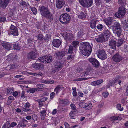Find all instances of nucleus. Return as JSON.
Segmentation results:
<instances>
[{
    "instance_id": "obj_2",
    "label": "nucleus",
    "mask_w": 128,
    "mask_h": 128,
    "mask_svg": "<svg viewBox=\"0 0 128 128\" xmlns=\"http://www.w3.org/2000/svg\"><path fill=\"white\" fill-rule=\"evenodd\" d=\"M113 33L115 36L120 38L122 35V26L118 22H114L112 26Z\"/></svg>"
},
{
    "instance_id": "obj_60",
    "label": "nucleus",
    "mask_w": 128,
    "mask_h": 128,
    "mask_svg": "<svg viewBox=\"0 0 128 128\" xmlns=\"http://www.w3.org/2000/svg\"><path fill=\"white\" fill-rule=\"evenodd\" d=\"M37 56V54L36 53L32 51V60H35Z\"/></svg>"
},
{
    "instance_id": "obj_38",
    "label": "nucleus",
    "mask_w": 128,
    "mask_h": 128,
    "mask_svg": "<svg viewBox=\"0 0 128 128\" xmlns=\"http://www.w3.org/2000/svg\"><path fill=\"white\" fill-rule=\"evenodd\" d=\"M14 49L16 50H20V48L21 46L18 43H15L13 44Z\"/></svg>"
},
{
    "instance_id": "obj_29",
    "label": "nucleus",
    "mask_w": 128,
    "mask_h": 128,
    "mask_svg": "<svg viewBox=\"0 0 128 128\" xmlns=\"http://www.w3.org/2000/svg\"><path fill=\"white\" fill-rule=\"evenodd\" d=\"M78 14V17L80 19L84 20L86 18V14L83 12H80Z\"/></svg>"
},
{
    "instance_id": "obj_7",
    "label": "nucleus",
    "mask_w": 128,
    "mask_h": 128,
    "mask_svg": "<svg viewBox=\"0 0 128 128\" xmlns=\"http://www.w3.org/2000/svg\"><path fill=\"white\" fill-rule=\"evenodd\" d=\"M61 34L67 41L72 42V40L74 39V36L72 33L65 32L61 33Z\"/></svg>"
},
{
    "instance_id": "obj_25",
    "label": "nucleus",
    "mask_w": 128,
    "mask_h": 128,
    "mask_svg": "<svg viewBox=\"0 0 128 128\" xmlns=\"http://www.w3.org/2000/svg\"><path fill=\"white\" fill-rule=\"evenodd\" d=\"M121 24L122 26L123 29L124 30H127L128 29V20H123L121 22Z\"/></svg>"
},
{
    "instance_id": "obj_62",
    "label": "nucleus",
    "mask_w": 128,
    "mask_h": 128,
    "mask_svg": "<svg viewBox=\"0 0 128 128\" xmlns=\"http://www.w3.org/2000/svg\"><path fill=\"white\" fill-rule=\"evenodd\" d=\"M122 78V76L120 75H118L115 78V79L117 80V81H118V80H121Z\"/></svg>"
},
{
    "instance_id": "obj_61",
    "label": "nucleus",
    "mask_w": 128,
    "mask_h": 128,
    "mask_svg": "<svg viewBox=\"0 0 128 128\" xmlns=\"http://www.w3.org/2000/svg\"><path fill=\"white\" fill-rule=\"evenodd\" d=\"M22 110L24 112H31L32 111L31 110L26 108H22Z\"/></svg>"
},
{
    "instance_id": "obj_5",
    "label": "nucleus",
    "mask_w": 128,
    "mask_h": 128,
    "mask_svg": "<svg viewBox=\"0 0 128 128\" xmlns=\"http://www.w3.org/2000/svg\"><path fill=\"white\" fill-rule=\"evenodd\" d=\"M38 60V61L42 63H50L52 62V57L50 56L45 55L42 57H39Z\"/></svg>"
},
{
    "instance_id": "obj_1",
    "label": "nucleus",
    "mask_w": 128,
    "mask_h": 128,
    "mask_svg": "<svg viewBox=\"0 0 128 128\" xmlns=\"http://www.w3.org/2000/svg\"><path fill=\"white\" fill-rule=\"evenodd\" d=\"M90 45L88 42H81L80 44V50L81 54L86 56H89L92 52L93 45Z\"/></svg>"
},
{
    "instance_id": "obj_24",
    "label": "nucleus",
    "mask_w": 128,
    "mask_h": 128,
    "mask_svg": "<svg viewBox=\"0 0 128 128\" xmlns=\"http://www.w3.org/2000/svg\"><path fill=\"white\" fill-rule=\"evenodd\" d=\"M10 0H1L0 5L1 7L4 8H6L9 3Z\"/></svg>"
},
{
    "instance_id": "obj_23",
    "label": "nucleus",
    "mask_w": 128,
    "mask_h": 128,
    "mask_svg": "<svg viewBox=\"0 0 128 128\" xmlns=\"http://www.w3.org/2000/svg\"><path fill=\"white\" fill-rule=\"evenodd\" d=\"M2 46L7 50H10L12 48V43L8 44L6 42H3L2 44Z\"/></svg>"
},
{
    "instance_id": "obj_56",
    "label": "nucleus",
    "mask_w": 128,
    "mask_h": 128,
    "mask_svg": "<svg viewBox=\"0 0 128 128\" xmlns=\"http://www.w3.org/2000/svg\"><path fill=\"white\" fill-rule=\"evenodd\" d=\"M32 12L35 15H36L38 12L37 10L34 7H32Z\"/></svg>"
},
{
    "instance_id": "obj_6",
    "label": "nucleus",
    "mask_w": 128,
    "mask_h": 128,
    "mask_svg": "<svg viewBox=\"0 0 128 128\" xmlns=\"http://www.w3.org/2000/svg\"><path fill=\"white\" fill-rule=\"evenodd\" d=\"M80 5L83 7L88 8L93 4V0H79Z\"/></svg>"
},
{
    "instance_id": "obj_22",
    "label": "nucleus",
    "mask_w": 128,
    "mask_h": 128,
    "mask_svg": "<svg viewBox=\"0 0 128 128\" xmlns=\"http://www.w3.org/2000/svg\"><path fill=\"white\" fill-rule=\"evenodd\" d=\"M98 20L96 18L92 20L90 23V27L92 29L96 28V24Z\"/></svg>"
},
{
    "instance_id": "obj_64",
    "label": "nucleus",
    "mask_w": 128,
    "mask_h": 128,
    "mask_svg": "<svg viewBox=\"0 0 128 128\" xmlns=\"http://www.w3.org/2000/svg\"><path fill=\"white\" fill-rule=\"evenodd\" d=\"M4 124L6 127L7 128H9L10 127H11V124L9 122H7Z\"/></svg>"
},
{
    "instance_id": "obj_18",
    "label": "nucleus",
    "mask_w": 128,
    "mask_h": 128,
    "mask_svg": "<svg viewBox=\"0 0 128 128\" xmlns=\"http://www.w3.org/2000/svg\"><path fill=\"white\" fill-rule=\"evenodd\" d=\"M61 41L58 39H54L52 42V45L55 47L58 48L61 44Z\"/></svg>"
},
{
    "instance_id": "obj_34",
    "label": "nucleus",
    "mask_w": 128,
    "mask_h": 128,
    "mask_svg": "<svg viewBox=\"0 0 128 128\" xmlns=\"http://www.w3.org/2000/svg\"><path fill=\"white\" fill-rule=\"evenodd\" d=\"M37 37V38L40 41L41 44L43 43L44 42L43 40H44V36L42 34H38Z\"/></svg>"
},
{
    "instance_id": "obj_41",
    "label": "nucleus",
    "mask_w": 128,
    "mask_h": 128,
    "mask_svg": "<svg viewBox=\"0 0 128 128\" xmlns=\"http://www.w3.org/2000/svg\"><path fill=\"white\" fill-rule=\"evenodd\" d=\"M92 70V69L90 67L88 68H87V70L85 72V74H86V76L91 74Z\"/></svg>"
},
{
    "instance_id": "obj_4",
    "label": "nucleus",
    "mask_w": 128,
    "mask_h": 128,
    "mask_svg": "<svg viewBox=\"0 0 128 128\" xmlns=\"http://www.w3.org/2000/svg\"><path fill=\"white\" fill-rule=\"evenodd\" d=\"M126 14V10L125 7L120 6L118 8V12L116 13L115 16L116 18H122L124 17Z\"/></svg>"
},
{
    "instance_id": "obj_13",
    "label": "nucleus",
    "mask_w": 128,
    "mask_h": 128,
    "mask_svg": "<svg viewBox=\"0 0 128 128\" xmlns=\"http://www.w3.org/2000/svg\"><path fill=\"white\" fill-rule=\"evenodd\" d=\"M65 4L64 0H56V6L58 9H61Z\"/></svg>"
},
{
    "instance_id": "obj_12",
    "label": "nucleus",
    "mask_w": 128,
    "mask_h": 128,
    "mask_svg": "<svg viewBox=\"0 0 128 128\" xmlns=\"http://www.w3.org/2000/svg\"><path fill=\"white\" fill-rule=\"evenodd\" d=\"M10 32L11 34L15 36L18 35V32L17 28L14 26L12 25L10 26Z\"/></svg>"
},
{
    "instance_id": "obj_48",
    "label": "nucleus",
    "mask_w": 128,
    "mask_h": 128,
    "mask_svg": "<svg viewBox=\"0 0 128 128\" xmlns=\"http://www.w3.org/2000/svg\"><path fill=\"white\" fill-rule=\"evenodd\" d=\"M80 42L77 41H74L72 43V44L73 46V48L74 47L75 48H76L77 46L79 44Z\"/></svg>"
},
{
    "instance_id": "obj_42",
    "label": "nucleus",
    "mask_w": 128,
    "mask_h": 128,
    "mask_svg": "<svg viewBox=\"0 0 128 128\" xmlns=\"http://www.w3.org/2000/svg\"><path fill=\"white\" fill-rule=\"evenodd\" d=\"M38 117L35 114L32 115V123H36L38 122Z\"/></svg>"
},
{
    "instance_id": "obj_33",
    "label": "nucleus",
    "mask_w": 128,
    "mask_h": 128,
    "mask_svg": "<svg viewBox=\"0 0 128 128\" xmlns=\"http://www.w3.org/2000/svg\"><path fill=\"white\" fill-rule=\"evenodd\" d=\"M46 110H44L40 112V113L41 114V119L42 120H44L46 118Z\"/></svg>"
},
{
    "instance_id": "obj_37",
    "label": "nucleus",
    "mask_w": 128,
    "mask_h": 128,
    "mask_svg": "<svg viewBox=\"0 0 128 128\" xmlns=\"http://www.w3.org/2000/svg\"><path fill=\"white\" fill-rule=\"evenodd\" d=\"M61 102L62 104L65 106L68 105L70 104L69 101L67 99H62L61 101Z\"/></svg>"
},
{
    "instance_id": "obj_21",
    "label": "nucleus",
    "mask_w": 128,
    "mask_h": 128,
    "mask_svg": "<svg viewBox=\"0 0 128 128\" xmlns=\"http://www.w3.org/2000/svg\"><path fill=\"white\" fill-rule=\"evenodd\" d=\"M56 54V58L60 60L62 59L65 56V53L64 51H62L57 52Z\"/></svg>"
},
{
    "instance_id": "obj_63",
    "label": "nucleus",
    "mask_w": 128,
    "mask_h": 128,
    "mask_svg": "<svg viewBox=\"0 0 128 128\" xmlns=\"http://www.w3.org/2000/svg\"><path fill=\"white\" fill-rule=\"evenodd\" d=\"M109 93L107 92H104L103 94V95L104 98H107L109 96Z\"/></svg>"
},
{
    "instance_id": "obj_35",
    "label": "nucleus",
    "mask_w": 128,
    "mask_h": 128,
    "mask_svg": "<svg viewBox=\"0 0 128 128\" xmlns=\"http://www.w3.org/2000/svg\"><path fill=\"white\" fill-rule=\"evenodd\" d=\"M76 112L75 111H72L69 114V116L72 119H76V115H75V112Z\"/></svg>"
},
{
    "instance_id": "obj_16",
    "label": "nucleus",
    "mask_w": 128,
    "mask_h": 128,
    "mask_svg": "<svg viewBox=\"0 0 128 128\" xmlns=\"http://www.w3.org/2000/svg\"><path fill=\"white\" fill-rule=\"evenodd\" d=\"M96 40L97 42L99 43H102L104 42H106L107 41V40L105 38L102 34L96 38Z\"/></svg>"
},
{
    "instance_id": "obj_58",
    "label": "nucleus",
    "mask_w": 128,
    "mask_h": 128,
    "mask_svg": "<svg viewBox=\"0 0 128 128\" xmlns=\"http://www.w3.org/2000/svg\"><path fill=\"white\" fill-rule=\"evenodd\" d=\"M35 25L36 27L38 29H40V28L41 27L39 22H36L35 24Z\"/></svg>"
},
{
    "instance_id": "obj_57",
    "label": "nucleus",
    "mask_w": 128,
    "mask_h": 128,
    "mask_svg": "<svg viewBox=\"0 0 128 128\" xmlns=\"http://www.w3.org/2000/svg\"><path fill=\"white\" fill-rule=\"evenodd\" d=\"M104 69L105 70H108L109 69V65L108 64H105L103 66Z\"/></svg>"
},
{
    "instance_id": "obj_14",
    "label": "nucleus",
    "mask_w": 128,
    "mask_h": 128,
    "mask_svg": "<svg viewBox=\"0 0 128 128\" xmlns=\"http://www.w3.org/2000/svg\"><path fill=\"white\" fill-rule=\"evenodd\" d=\"M90 62L96 68L99 67L100 64L99 62L96 59L91 58L89 59Z\"/></svg>"
},
{
    "instance_id": "obj_19",
    "label": "nucleus",
    "mask_w": 128,
    "mask_h": 128,
    "mask_svg": "<svg viewBox=\"0 0 128 128\" xmlns=\"http://www.w3.org/2000/svg\"><path fill=\"white\" fill-rule=\"evenodd\" d=\"M32 68L37 70H42L44 69V66L41 64L35 63L32 64Z\"/></svg>"
},
{
    "instance_id": "obj_54",
    "label": "nucleus",
    "mask_w": 128,
    "mask_h": 128,
    "mask_svg": "<svg viewBox=\"0 0 128 128\" xmlns=\"http://www.w3.org/2000/svg\"><path fill=\"white\" fill-rule=\"evenodd\" d=\"M28 59L31 60L32 59V52H30L28 54L27 58Z\"/></svg>"
},
{
    "instance_id": "obj_51",
    "label": "nucleus",
    "mask_w": 128,
    "mask_h": 128,
    "mask_svg": "<svg viewBox=\"0 0 128 128\" xmlns=\"http://www.w3.org/2000/svg\"><path fill=\"white\" fill-rule=\"evenodd\" d=\"M118 116H112L110 118V121H116V120H118Z\"/></svg>"
},
{
    "instance_id": "obj_8",
    "label": "nucleus",
    "mask_w": 128,
    "mask_h": 128,
    "mask_svg": "<svg viewBox=\"0 0 128 128\" xmlns=\"http://www.w3.org/2000/svg\"><path fill=\"white\" fill-rule=\"evenodd\" d=\"M38 10L40 11L41 15L43 16L50 12L48 6H40Z\"/></svg>"
},
{
    "instance_id": "obj_32",
    "label": "nucleus",
    "mask_w": 128,
    "mask_h": 128,
    "mask_svg": "<svg viewBox=\"0 0 128 128\" xmlns=\"http://www.w3.org/2000/svg\"><path fill=\"white\" fill-rule=\"evenodd\" d=\"M18 66H19L18 64H15L8 65V67L9 68L10 70H15L17 68Z\"/></svg>"
},
{
    "instance_id": "obj_47",
    "label": "nucleus",
    "mask_w": 128,
    "mask_h": 128,
    "mask_svg": "<svg viewBox=\"0 0 128 128\" xmlns=\"http://www.w3.org/2000/svg\"><path fill=\"white\" fill-rule=\"evenodd\" d=\"M14 92V89L13 88H8L7 89V94L8 95L9 94H11Z\"/></svg>"
},
{
    "instance_id": "obj_52",
    "label": "nucleus",
    "mask_w": 128,
    "mask_h": 128,
    "mask_svg": "<svg viewBox=\"0 0 128 128\" xmlns=\"http://www.w3.org/2000/svg\"><path fill=\"white\" fill-rule=\"evenodd\" d=\"M116 108L118 110L121 111H122L124 110L123 107H122L121 104H117Z\"/></svg>"
},
{
    "instance_id": "obj_3",
    "label": "nucleus",
    "mask_w": 128,
    "mask_h": 128,
    "mask_svg": "<svg viewBox=\"0 0 128 128\" xmlns=\"http://www.w3.org/2000/svg\"><path fill=\"white\" fill-rule=\"evenodd\" d=\"M70 15L66 13L62 14L60 17V20L63 24H68L70 23Z\"/></svg>"
},
{
    "instance_id": "obj_10",
    "label": "nucleus",
    "mask_w": 128,
    "mask_h": 128,
    "mask_svg": "<svg viewBox=\"0 0 128 128\" xmlns=\"http://www.w3.org/2000/svg\"><path fill=\"white\" fill-rule=\"evenodd\" d=\"M98 53V58L102 60H105L107 58V55L104 50H99Z\"/></svg>"
},
{
    "instance_id": "obj_31",
    "label": "nucleus",
    "mask_w": 128,
    "mask_h": 128,
    "mask_svg": "<svg viewBox=\"0 0 128 128\" xmlns=\"http://www.w3.org/2000/svg\"><path fill=\"white\" fill-rule=\"evenodd\" d=\"M20 7H22V8H23L27 7L29 5L28 3H27L23 0H21L20 2Z\"/></svg>"
},
{
    "instance_id": "obj_20",
    "label": "nucleus",
    "mask_w": 128,
    "mask_h": 128,
    "mask_svg": "<svg viewBox=\"0 0 128 128\" xmlns=\"http://www.w3.org/2000/svg\"><path fill=\"white\" fill-rule=\"evenodd\" d=\"M108 44L111 48L114 50H116L117 44V42L115 40L113 39L110 40Z\"/></svg>"
},
{
    "instance_id": "obj_40",
    "label": "nucleus",
    "mask_w": 128,
    "mask_h": 128,
    "mask_svg": "<svg viewBox=\"0 0 128 128\" xmlns=\"http://www.w3.org/2000/svg\"><path fill=\"white\" fill-rule=\"evenodd\" d=\"M88 103H86L84 102H82L80 103L79 104V106L82 108H84L86 109V105H87Z\"/></svg>"
},
{
    "instance_id": "obj_30",
    "label": "nucleus",
    "mask_w": 128,
    "mask_h": 128,
    "mask_svg": "<svg viewBox=\"0 0 128 128\" xmlns=\"http://www.w3.org/2000/svg\"><path fill=\"white\" fill-rule=\"evenodd\" d=\"M64 88L62 86L59 85L54 90V92L55 91H56V94H58L61 90H64Z\"/></svg>"
},
{
    "instance_id": "obj_45",
    "label": "nucleus",
    "mask_w": 128,
    "mask_h": 128,
    "mask_svg": "<svg viewBox=\"0 0 128 128\" xmlns=\"http://www.w3.org/2000/svg\"><path fill=\"white\" fill-rule=\"evenodd\" d=\"M51 35L49 34H46V36L44 38V40L46 42H48L50 40V39H51Z\"/></svg>"
},
{
    "instance_id": "obj_27",
    "label": "nucleus",
    "mask_w": 128,
    "mask_h": 128,
    "mask_svg": "<svg viewBox=\"0 0 128 128\" xmlns=\"http://www.w3.org/2000/svg\"><path fill=\"white\" fill-rule=\"evenodd\" d=\"M104 82L102 80H98L94 81L91 83V85L93 86H98Z\"/></svg>"
},
{
    "instance_id": "obj_9",
    "label": "nucleus",
    "mask_w": 128,
    "mask_h": 128,
    "mask_svg": "<svg viewBox=\"0 0 128 128\" xmlns=\"http://www.w3.org/2000/svg\"><path fill=\"white\" fill-rule=\"evenodd\" d=\"M123 59V57L118 53H117L114 55L112 58L114 61L116 63L120 62Z\"/></svg>"
},
{
    "instance_id": "obj_44",
    "label": "nucleus",
    "mask_w": 128,
    "mask_h": 128,
    "mask_svg": "<svg viewBox=\"0 0 128 128\" xmlns=\"http://www.w3.org/2000/svg\"><path fill=\"white\" fill-rule=\"evenodd\" d=\"M118 1L119 4L121 6H125L126 2L124 0H118Z\"/></svg>"
},
{
    "instance_id": "obj_46",
    "label": "nucleus",
    "mask_w": 128,
    "mask_h": 128,
    "mask_svg": "<svg viewBox=\"0 0 128 128\" xmlns=\"http://www.w3.org/2000/svg\"><path fill=\"white\" fill-rule=\"evenodd\" d=\"M73 46H70L68 54H72L73 52Z\"/></svg>"
},
{
    "instance_id": "obj_55",
    "label": "nucleus",
    "mask_w": 128,
    "mask_h": 128,
    "mask_svg": "<svg viewBox=\"0 0 128 128\" xmlns=\"http://www.w3.org/2000/svg\"><path fill=\"white\" fill-rule=\"evenodd\" d=\"M70 107H71L72 109V110H74V111H76H76H77L76 109V106L75 104H71L70 105Z\"/></svg>"
},
{
    "instance_id": "obj_36",
    "label": "nucleus",
    "mask_w": 128,
    "mask_h": 128,
    "mask_svg": "<svg viewBox=\"0 0 128 128\" xmlns=\"http://www.w3.org/2000/svg\"><path fill=\"white\" fill-rule=\"evenodd\" d=\"M124 40L122 38L118 39V44L117 46L118 47H119L122 45L124 43Z\"/></svg>"
},
{
    "instance_id": "obj_39",
    "label": "nucleus",
    "mask_w": 128,
    "mask_h": 128,
    "mask_svg": "<svg viewBox=\"0 0 128 128\" xmlns=\"http://www.w3.org/2000/svg\"><path fill=\"white\" fill-rule=\"evenodd\" d=\"M96 27L97 29L100 31H102L104 28V25L100 24H98Z\"/></svg>"
},
{
    "instance_id": "obj_50",
    "label": "nucleus",
    "mask_w": 128,
    "mask_h": 128,
    "mask_svg": "<svg viewBox=\"0 0 128 128\" xmlns=\"http://www.w3.org/2000/svg\"><path fill=\"white\" fill-rule=\"evenodd\" d=\"M96 4V6H99L100 4H102V0H94Z\"/></svg>"
},
{
    "instance_id": "obj_17",
    "label": "nucleus",
    "mask_w": 128,
    "mask_h": 128,
    "mask_svg": "<svg viewBox=\"0 0 128 128\" xmlns=\"http://www.w3.org/2000/svg\"><path fill=\"white\" fill-rule=\"evenodd\" d=\"M62 64L60 62L56 61L54 64V68L56 71L60 70L63 67Z\"/></svg>"
},
{
    "instance_id": "obj_26",
    "label": "nucleus",
    "mask_w": 128,
    "mask_h": 128,
    "mask_svg": "<svg viewBox=\"0 0 128 128\" xmlns=\"http://www.w3.org/2000/svg\"><path fill=\"white\" fill-rule=\"evenodd\" d=\"M113 22V18L112 17L108 18L105 21L106 24L109 28H110V26L111 28L112 27V26L110 25Z\"/></svg>"
},
{
    "instance_id": "obj_28",
    "label": "nucleus",
    "mask_w": 128,
    "mask_h": 128,
    "mask_svg": "<svg viewBox=\"0 0 128 128\" xmlns=\"http://www.w3.org/2000/svg\"><path fill=\"white\" fill-rule=\"evenodd\" d=\"M27 44L28 47L30 48L32 46V36L31 34L30 36H27Z\"/></svg>"
},
{
    "instance_id": "obj_53",
    "label": "nucleus",
    "mask_w": 128,
    "mask_h": 128,
    "mask_svg": "<svg viewBox=\"0 0 128 128\" xmlns=\"http://www.w3.org/2000/svg\"><path fill=\"white\" fill-rule=\"evenodd\" d=\"M86 109L89 110L92 108V103L88 104V105H86Z\"/></svg>"
},
{
    "instance_id": "obj_59",
    "label": "nucleus",
    "mask_w": 128,
    "mask_h": 128,
    "mask_svg": "<svg viewBox=\"0 0 128 128\" xmlns=\"http://www.w3.org/2000/svg\"><path fill=\"white\" fill-rule=\"evenodd\" d=\"M6 17H3L0 18V23L4 22L6 20Z\"/></svg>"
},
{
    "instance_id": "obj_43",
    "label": "nucleus",
    "mask_w": 128,
    "mask_h": 128,
    "mask_svg": "<svg viewBox=\"0 0 128 128\" xmlns=\"http://www.w3.org/2000/svg\"><path fill=\"white\" fill-rule=\"evenodd\" d=\"M84 32L82 30H80L77 33V37L79 38H80L84 35Z\"/></svg>"
},
{
    "instance_id": "obj_15",
    "label": "nucleus",
    "mask_w": 128,
    "mask_h": 128,
    "mask_svg": "<svg viewBox=\"0 0 128 128\" xmlns=\"http://www.w3.org/2000/svg\"><path fill=\"white\" fill-rule=\"evenodd\" d=\"M44 17L47 19L49 23V22H50L51 23H52L54 20V17L53 15L50 12Z\"/></svg>"
},
{
    "instance_id": "obj_49",
    "label": "nucleus",
    "mask_w": 128,
    "mask_h": 128,
    "mask_svg": "<svg viewBox=\"0 0 128 128\" xmlns=\"http://www.w3.org/2000/svg\"><path fill=\"white\" fill-rule=\"evenodd\" d=\"M18 126L19 128L20 127L24 128L26 126V125L24 124V123L22 121L19 122L18 125Z\"/></svg>"
},
{
    "instance_id": "obj_11",
    "label": "nucleus",
    "mask_w": 128,
    "mask_h": 128,
    "mask_svg": "<svg viewBox=\"0 0 128 128\" xmlns=\"http://www.w3.org/2000/svg\"><path fill=\"white\" fill-rule=\"evenodd\" d=\"M107 40H108V39H109L111 35V33L108 30V29L105 27L104 29L101 34Z\"/></svg>"
}]
</instances>
